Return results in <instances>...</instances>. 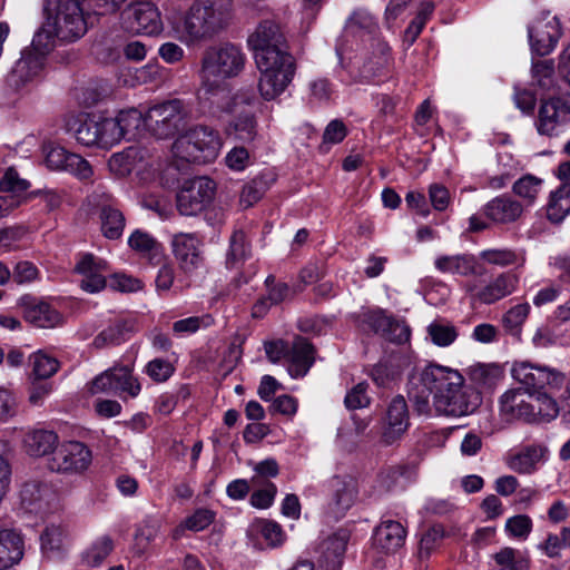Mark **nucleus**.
Here are the masks:
<instances>
[{
	"label": "nucleus",
	"mask_w": 570,
	"mask_h": 570,
	"mask_svg": "<svg viewBox=\"0 0 570 570\" xmlns=\"http://www.w3.org/2000/svg\"><path fill=\"white\" fill-rule=\"evenodd\" d=\"M32 374L36 379L45 380L52 376L59 368V362L53 356L38 351L30 356Z\"/></svg>",
	"instance_id": "6e6d98bb"
},
{
	"label": "nucleus",
	"mask_w": 570,
	"mask_h": 570,
	"mask_svg": "<svg viewBox=\"0 0 570 570\" xmlns=\"http://www.w3.org/2000/svg\"><path fill=\"white\" fill-rule=\"evenodd\" d=\"M392 65L391 48L382 40H377L372 57L364 65V72L373 77L382 76Z\"/></svg>",
	"instance_id": "de8ad7c7"
},
{
	"label": "nucleus",
	"mask_w": 570,
	"mask_h": 570,
	"mask_svg": "<svg viewBox=\"0 0 570 570\" xmlns=\"http://www.w3.org/2000/svg\"><path fill=\"white\" fill-rule=\"evenodd\" d=\"M480 257L488 264L505 267L517 265L521 267L525 264L527 256L523 249L513 250L510 248H491L480 253Z\"/></svg>",
	"instance_id": "37998d69"
},
{
	"label": "nucleus",
	"mask_w": 570,
	"mask_h": 570,
	"mask_svg": "<svg viewBox=\"0 0 570 570\" xmlns=\"http://www.w3.org/2000/svg\"><path fill=\"white\" fill-rule=\"evenodd\" d=\"M76 124H78V127L75 129L77 141L83 146H98V120L88 116H80L75 120Z\"/></svg>",
	"instance_id": "864d4df0"
},
{
	"label": "nucleus",
	"mask_w": 570,
	"mask_h": 570,
	"mask_svg": "<svg viewBox=\"0 0 570 570\" xmlns=\"http://www.w3.org/2000/svg\"><path fill=\"white\" fill-rule=\"evenodd\" d=\"M91 451L79 441L62 442L48 460L52 472L65 474L81 473L91 464Z\"/></svg>",
	"instance_id": "9d476101"
},
{
	"label": "nucleus",
	"mask_w": 570,
	"mask_h": 570,
	"mask_svg": "<svg viewBox=\"0 0 570 570\" xmlns=\"http://www.w3.org/2000/svg\"><path fill=\"white\" fill-rule=\"evenodd\" d=\"M556 67L553 60L533 61L531 66V86L546 92L556 86Z\"/></svg>",
	"instance_id": "a18cd8bd"
},
{
	"label": "nucleus",
	"mask_w": 570,
	"mask_h": 570,
	"mask_svg": "<svg viewBox=\"0 0 570 570\" xmlns=\"http://www.w3.org/2000/svg\"><path fill=\"white\" fill-rule=\"evenodd\" d=\"M112 382L114 393L120 397H137L141 391V385L132 375V370L129 366L112 367Z\"/></svg>",
	"instance_id": "4c0bfd02"
},
{
	"label": "nucleus",
	"mask_w": 570,
	"mask_h": 570,
	"mask_svg": "<svg viewBox=\"0 0 570 570\" xmlns=\"http://www.w3.org/2000/svg\"><path fill=\"white\" fill-rule=\"evenodd\" d=\"M255 61L292 56L287 51L286 39L279 24L274 20H263L247 39Z\"/></svg>",
	"instance_id": "6e6552de"
},
{
	"label": "nucleus",
	"mask_w": 570,
	"mask_h": 570,
	"mask_svg": "<svg viewBox=\"0 0 570 570\" xmlns=\"http://www.w3.org/2000/svg\"><path fill=\"white\" fill-rule=\"evenodd\" d=\"M254 528L272 548L279 547L285 541V533L282 527L273 520H257L254 523Z\"/></svg>",
	"instance_id": "13d9d810"
},
{
	"label": "nucleus",
	"mask_w": 570,
	"mask_h": 570,
	"mask_svg": "<svg viewBox=\"0 0 570 570\" xmlns=\"http://www.w3.org/2000/svg\"><path fill=\"white\" fill-rule=\"evenodd\" d=\"M410 426L409 409L405 399L396 395L390 402L382 426V441L391 445L399 441Z\"/></svg>",
	"instance_id": "aec40b11"
},
{
	"label": "nucleus",
	"mask_w": 570,
	"mask_h": 570,
	"mask_svg": "<svg viewBox=\"0 0 570 570\" xmlns=\"http://www.w3.org/2000/svg\"><path fill=\"white\" fill-rule=\"evenodd\" d=\"M409 366L410 361L407 357L401 354H392L386 360L376 364L371 375L377 386L387 387L394 383Z\"/></svg>",
	"instance_id": "cd10ccee"
},
{
	"label": "nucleus",
	"mask_w": 570,
	"mask_h": 570,
	"mask_svg": "<svg viewBox=\"0 0 570 570\" xmlns=\"http://www.w3.org/2000/svg\"><path fill=\"white\" fill-rule=\"evenodd\" d=\"M245 65L246 55L239 46L230 42L209 46L202 53L198 79L204 92L203 107L210 117L220 119L237 111L242 104L254 102L253 95L232 94L228 85V80L243 72Z\"/></svg>",
	"instance_id": "f257e3e1"
},
{
	"label": "nucleus",
	"mask_w": 570,
	"mask_h": 570,
	"mask_svg": "<svg viewBox=\"0 0 570 570\" xmlns=\"http://www.w3.org/2000/svg\"><path fill=\"white\" fill-rule=\"evenodd\" d=\"M128 246L151 263H159L164 257L163 245L151 234L141 229L130 234Z\"/></svg>",
	"instance_id": "f704fd0d"
},
{
	"label": "nucleus",
	"mask_w": 570,
	"mask_h": 570,
	"mask_svg": "<svg viewBox=\"0 0 570 570\" xmlns=\"http://www.w3.org/2000/svg\"><path fill=\"white\" fill-rule=\"evenodd\" d=\"M434 266L444 274L464 277L478 274V261L471 254L441 255L435 258Z\"/></svg>",
	"instance_id": "c756f323"
},
{
	"label": "nucleus",
	"mask_w": 570,
	"mask_h": 570,
	"mask_svg": "<svg viewBox=\"0 0 570 570\" xmlns=\"http://www.w3.org/2000/svg\"><path fill=\"white\" fill-rule=\"evenodd\" d=\"M45 150L48 168L68 171L82 180L91 178L94 170L90 164L81 156L69 153L60 146H48Z\"/></svg>",
	"instance_id": "f3484780"
},
{
	"label": "nucleus",
	"mask_w": 570,
	"mask_h": 570,
	"mask_svg": "<svg viewBox=\"0 0 570 570\" xmlns=\"http://www.w3.org/2000/svg\"><path fill=\"white\" fill-rule=\"evenodd\" d=\"M500 412L507 420L523 419L533 421L537 416H540L537 403L532 404L525 401L520 389L508 390L501 395Z\"/></svg>",
	"instance_id": "393cba45"
},
{
	"label": "nucleus",
	"mask_w": 570,
	"mask_h": 570,
	"mask_svg": "<svg viewBox=\"0 0 570 570\" xmlns=\"http://www.w3.org/2000/svg\"><path fill=\"white\" fill-rule=\"evenodd\" d=\"M493 559L498 564V570H529L530 559L520 550L511 547H504L498 551Z\"/></svg>",
	"instance_id": "09e8293b"
},
{
	"label": "nucleus",
	"mask_w": 570,
	"mask_h": 570,
	"mask_svg": "<svg viewBox=\"0 0 570 570\" xmlns=\"http://www.w3.org/2000/svg\"><path fill=\"white\" fill-rule=\"evenodd\" d=\"M426 332L431 342L439 347L452 345L459 336L455 325L444 318L431 322L426 327Z\"/></svg>",
	"instance_id": "c03bdc74"
},
{
	"label": "nucleus",
	"mask_w": 570,
	"mask_h": 570,
	"mask_svg": "<svg viewBox=\"0 0 570 570\" xmlns=\"http://www.w3.org/2000/svg\"><path fill=\"white\" fill-rule=\"evenodd\" d=\"M530 304L519 303L509 308L502 316V324L504 328L512 335H518L521 332V327L530 313Z\"/></svg>",
	"instance_id": "5fc2aeb1"
},
{
	"label": "nucleus",
	"mask_w": 570,
	"mask_h": 570,
	"mask_svg": "<svg viewBox=\"0 0 570 570\" xmlns=\"http://www.w3.org/2000/svg\"><path fill=\"white\" fill-rule=\"evenodd\" d=\"M23 556L21 535L9 529L0 530V570H7L17 564Z\"/></svg>",
	"instance_id": "2f4dec72"
},
{
	"label": "nucleus",
	"mask_w": 570,
	"mask_h": 570,
	"mask_svg": "<svg viewBox=\"0 0 570 570\" xmlns=\"http://www.w3.org/2000/svg\"><path fill=\"white\" fill-rule=\"evenodd\" d=\"M214 324V318L209 314L202 316H190L176 321L173 324V331L178 335H189L196 333L200 328H208Z\"/></svg>",
	"instance_id": "680f3d73"
},
{
	"label": "nucleus",
	"mask_w": 570,
	"mask_h": 570,
	"mask_svg": "<svg viewBox=\"0 0 570 570\" xmlns=\"http://www.w3.org/2000/svg\"><path fill=\"white\" fill-rule=\"evenodd\" d=\"M570 214V185L561 186L550 194L547 204V218L554 223H561Z\"/></svg>",
	"instance_id": "79ce46f5"
},
{
	"label": "nucleus",
	"mask_w": 570,
	"mask_h": 570,
	"mask_svg": "<svg viewBox=\"0 0 570 570\" xmlns=\"http://www.w3.org/2000/svg\"><path fill=\"white\" fill-rule=\"evenodd\" d=\"M127 20L130 30L139 35L157 36L164 30L158 8L148 1L132 4L128 10Z\"/></svg>",
	"instance_id": "412c9836"
},
{
	"label": "nucleus",
	"mask_w": 570,
	"mask_h": 570,
	"mask_svg": "<svg viewBox=\"0 0 570 570\" xmlns=\"http://www.w3.org/2000/svg\"><path fill=\"white\" fill-rule=\"evenodd\" d=\"M570 547V528H562L559 534L549 533L547 539L538 544V549L549 558H557L561 550Z\"/></svg>",
	"instance_id": "4d7b16f0"
},
{
	"label": "nucleus",
	"mask_w": 570,
	"mask_h": 570,
	"mask_svg": "<svg viewBox=\"0 0 570 570\" xmlns=\"http://www.w3.org/2000/svg\"><path fill=\"white\" fill-rule=\"evenodd\" d=\"M286 358L289 375L293 379L303 377L314 363L313 346L305 338L298 337L286 352Z\"/></svg>",
	"instance_id": "a878e982"
},
{
	"label": "nucleus",
	"mask_w": 570,
	"mask_h": 570,
	"mask_svg": "<svg viewBox=\"0 0 570 570\" xmlns=\"http://www.w3.org/2000/svg\"><path fill=\"white\" fill-rule=\"evenodd\" d=\"M503 377V371L497 364H478L470 370V379L479 389L491 390Z\"/></svg>",
	"instance_id": "49530a36"
},
{
	"label": "nucleus",
	"mask_w": 570,
	"mask_h": 570,
	"mask_svg": "<svg viewBox=\"0 0 570 570\" xmlns=\"http://www.w3.org/2000/svg\"><path fill=\"white\" fill-rule=\"evenodd\" d=\"M87 31V23L82 8L78 0H58L55 13L49 16L46 24L39 31L33 43L38 47L46 39L52 45L55 38L61 41H75L81 38Z\"/></svg>",
	"instance_id": "20e7f679"
},
{
	"label": "nucleus",
	"mask_w": 570,
	"mask_h": 570,
	"mask_svg": "<svg viewBox=\"0 0 570 570\" xmlns=\"http://www.w3.org/2000/svg\"><path fill=\"white\" fill-rule=\"evenodd\" d=\"M541 185L542 180L540 178L525 175L514 183L513 191L522 198L533 200L538 196Z\"/></svg>",
	"instance_id": "338daca9"
},
{
	"label": "nucleus",
	"mask_w": 570,
	"mask_h": 570,
	"mask_svg": "<svg viewBox=\"0 0 570 570\" xmlns=\"http://www.w3.org/2000/svg\"><path fill=\"white\" fill-rule=\"evenodd\" d=\"M233 0H193L178 17L169 20V36L187 47L210 40L232 21Z\"/></svg>",
	"instance_id": "7ed1b4c3"
},
{
	"label": "nucleus",
	"mask_w": 570,
	"mask_h": 570,
	"mask_svg": "<svg viewBox=\"0 0 570 570\" xmlns=\"http://www.w3.org/2000/svg\"><path fill=\"white\" fill-rule=\"evenodd\" d=\"M252 164L250 154L247 148L236 146L225 156V165L234 171H243Z\"/></svg>",
	"instance_id": "774afa93"
},
{
	"label": "nucleus",
	"mask_w": 570,
	"mask_h": 570,
	"mask_svg": "<svg viewBox=\"0 0 570 570\" xmlns=\"http://www.w3.org/2000/svg\"><path fill=\"white\" fill-rule=\"evenodd\" d=\"M419 384L412 383L409 396L421 413L429 411V395L433 396L435 411L451 417L470 415L481 404L480 392L466 385L458 370L448 366H425L420 373Z\"/></svg>",
	"instance_id": "f03ea898"
},
{
	"label": "nucleus",
	"mask_w": 570,
	"mask_h": 570,
	"mask_svg": "<svg viewBox=\"0 0 570 570\" xmlns=\"http://www.w3.org/2000/svg\"><path fill=\"white\" fill-rule=\"evenodd\" d=\"M67 531L61 523L50 522L41 533V550L47 557L60 553L67 546Z\"/></svg>",
	"instance_id": "58836bf2"
},
{
	"label": "nucleus",
	"mask_w": 570,
	"mask_h": 570,
	"mask_svg": "<svg viewBox=\"0 0 570 570\" xmlns=\"http://www.w3.org/2000/svg\"><path fill=\"white\" fill-rule=\"evenodd\" d=\"M484 216L495 224H509L515 222L522 214L519 202L509 196H498L483 207Z\"/></svg>",
	"instance_id": "bb28decb"
},
{
	"label": "nucleus",
	"mask_w": 570,
	"mask_h": 570,
	"mask_svg": "<svg viewBox=\"0 0 570 570\" xmlns=\"http://www.w3.org/2000/svg\"><path fill=\"white\" fill-rule=\"evenodd\" d=\"M108 168L116 177H126L135 173L142 181L151 179L155 175L153 161L145 150L137 147L112 154L108 160Z\"/></svg>",
	"instance_id": "f8f14e48"
},
{
	"label": "nucleus",
	"mask_w": 570,
	"mask_h": 570,
	"mask_svg": "<svg viewBox=\"0 0 570 570\" xmlns=\"http://www.w3.org/2000/svg\"><path fill=\"white\" fill-rule=\"evenodd\" d=\"M160 524V520L154 517H147L141 521L135 534L136 543L140 550H145L156 539Z\"/></svg>",
	"instance_id": "e2e57ef3"
},
{
	"label": "nucleus",
	"mask_w": 570,
	"mask_h": 570,
	"mask_svg": "<svg viewBox=\"0 0 570 570\" xmlns=\"http://www.w3.org/2000/svg\"><path fill=\"white\" fill-rule=\"evenodd\" d=\"M59 438L56 432L46 429H35L26 433L23 448L30 456L40 458L52 454L58 448Z\"/></svg>",
	"instance_id": "c85d7f7f"
},
{
	"label": "nucleus",
	"mask_w": 570,
	"mask_h": 570,
	"mask_svg": "<svg viewBox=\"0 0 570 570\" xmlns=\"http://www.w3.org/2000/svg\"><path fill=\"white\" fill-rule=\"evenodd\" d=\"M188 115L189 108L183 100L170 99L147 110L146 128L157 138H169L185 126Z\"/></svg>",
	"instance_id": "423d86ee"
},
{
	"label": "nucleus",
	"mask_w": 570,
	"mask_h": 570,
	"mask_svg": "<svg viewBox=\"0 0 570 570\" xmlns=\"http://www.w3.org/2000/svg\"><path fill=\"white\" fill-rule=\"evenodd\" d=\"M566 380L567 375L563 372L549 365L546 366L542 379L533 395L538 413L542 420L550 422L560 414L557 399L566 384Z\"/></svg>",
	"instance_id": "1a4fd4ad"
},
{
	"label": "nucleus",
	"mask_w": 570,
	"mask_h": 570,
	"mask_svg": "<svg viewBox=\"0 0 570 570\" xmlns=\"http://www.w3.org/2000/svg\"><path fill=\"white\" fill-rule=\"evenodd\" d=\"M22 308L23 318L41 328H52L62 323V316L58 311L45 302L24 296L19 302Z\"/></svg>",
	"instance_id": "b1692460"
},
{
	"label": "nucleus",
	"mask_w": 570,
	"mask_h": 570,
	"mask_svg": "<svg viewBox=\"0 0 570 570\" xmlns=\"http://www.w3.org/2000/svg\"><path fill=\"white\" fill-rule=\"evenodd\" d=\"M126 332L127 322L124 320H116L94 338L92 345L96 348L118 345L125 341Z\"/></svg>",
	"instance_id": "603ef678"
},
{
	"label": "nucleus",
	"mask_w": 570,
	"mask_h": 570,
	"mask_svg": "<svg viewBox=\"0 0 570 570\" xmlns=\"http://www.w3.org/2000/svg\"><path fill=\"white\" fill-rule=\"evenodd\" d=\"M546 366L547 365L544 364H537L528 361L515 362L512 365L511 375L513 380L524 389V392L533 397L544 373Z\"/></svg>",
	"instance_id": "473e14b6"
},
{
	"label": "nucleus",
	"mask_w": 570,
	"mask_h": 570,
	"mask_svg": "<svg viewBox=\"0 0 570 570\" xmlns=\"http://www.w3.org/2000/svg\"><path fill=\"white\" fill-rule=\"evenodd\" d=\"M519 277L512 273H501L485 286L478 288L475 284H465V292L472 301L493 304L509 295L518 287Z\"/></svg>",
	"instance_id": "dca6fc26"
},
{
	"label": "nucleus",
	"mask_w": 570,
	"mask_h": 570,
	"mask_svg": "<svg viewBox=\"0 0 570 570\" xmlns=\"http://www.w3.org/2000/svg\"><path fill=\"white\" fill-rule=\"evenodd\" d=\"M43 68L41 59L29 57L20 59L9 76V82L16 89H20L37 78Z\"/></svg>",
	"instance_id": "e433bc0d"
},
{
	"label": "nucleus",
	"mask_w": 570,
	"mask_h": 570,
	"mask_svg": "<svg viewBox=\"0 0 570 570\" xmlns=\"http://www.w3.org/2000/svg\"><path fill=\"white\" fill-rule=\"evenodd\" d=\"M332 491L330 508L341 518L355 504L358 498V484L351 475H335L330 481Z\"/></svg>",
	"instance_id": "4be33fe9"
},
{
	"label": "nucleus",
	"mask_w": 570,
	"mask_h": 570,
	"mask_svg": "<svg viewBox=\"0 0 570 570\" xmlns=\"http://www.w3.org/2000/svg\"><path fill=\"white\" fill-rule=\"evenodd\" d=\"M223 148V138L218 130L197 125L178 136L173 144L176 158L196 164L214 161Z\"/></svg>",
	"instance_id": "39448f33"
},
{
	"label": "nucleus",
	"mask_w": 570,
	"mask_h": 570,
	"mask_svg": "<svg viewBox=\"0 0 570 570\" xmlns=\"http://www.w3.org/2000/svg\"><path fill=\"white\" fill-rule=\"evenodd\" d=\"M345 28L352 32L357 30H366L367 32L372 33L376 30L377 26L368 11L364 9H357L353 11L348 17L345 23Z\"/></svg>",
	"instance_id": "69168bd1"
},
{
	"label": "nucleus",
	"mask_w": 570,
	"mask_h": 570,
	"mask_svg": "<svg viewBox=\"0 0 570 570\" xmlns=\"http://www.w3.org/2000/svg\"><path fill=\"white\" fill-rule=\"evenodd\" d=\"M254 474L250 479L253 487H261L271 482L269 479L275 478L279 473V466L274 459H265L253 465Z\"/></svg>",
	"instance_id": "0e129e2a"
},
{
	"label": "nucleus",
	"mask_w": 570,
	"mask_h": 570,
	"mask_svg": "<svg viewBox=\"0 0 570 570\" xmlns=\"http://www.w3.org/2000/svg\"><path fill=\"white\" fill-rule=\"evenodd\" d=\"M247 104H242L237 112V115L225 128V134L227 137L234 138L236 140L243 142H250L257 136V121L253 114L243 112L242 107ZM236 114V111L234 112Z\"/></svg>",
	"instance_id": "c9c22d12"
},
{
	"label": "nucleus",
	"mask_w": 570,
	"mask_h": 570,
	"mask_svg": "<svg viewBox=\"0 0 570 570\" xmlns=\"http://www.w3.org/2000/svg\"><path fill=\"white\" fill-rule=\"evenodd\" d=\"M546 449L541 445H528L510 454L507 459L509 469L519 474H531L544 459Z\"/></svg>",
	"instance_id": "7c9ffc66"
},
{
	"label": "nucleus",
	"mask_w": 570,
	"mask_h": 570,
	"mask_svg": "<svg viewBox=\"0 0 570 570\" xmlns=\"http://www.w3.org/2000/svg\"><path fill=\"white\" fill-rule=\"evenodd\" d=\"M562 35L559 19L546 14L528 27L530 47L533 53L547 56L553 51Z\"/></svg>",
	"instance_id": "2eb2a0df"
},
{
	"label": "nucleus",
	"mask_w": 570,
	"mask_h": 570,
	"mask_svg": "<svg viewBox=\"0 0 570 570\" xmlns=\"http://www.w3.org/2000/svg\"><path fill=\"white\" fill-rule=\"evenodd\" d=\"M259 70L258 91L264 100H273L282 95L292 82L295 62L292 56L255 61Z\"/></svg>",
	"instance_id": "0eeeda50"
},
{
	"label": "nucleus",
	"mask_w": 570,
	"mask_h": 570,
	"mask_svg": "<svg viewBox=\"0 0 570 570\" xmlns=\"http://www.w3.org/2000/svg\"><path fill=\"white\" fill-rule=\"evenodd\" d=\"M350 540V533L345 529H340L324 542V556L333 566L341 563V558L346 551Z\"/></svg>",
	"instance_id": "3c124183"
},
{
	"label": "nucleus",
	"mask_w": 570,
	"mask_h": 570,
	"mask_svg": "<svg viewBox=\"0 0 570 570\" xmlns=\"http://www.w3.org/2000/svg\"><path fill=\"white\" fill-rule=\"evenodd\" d=\"M533 528L532 519L527 514H517L505 521L507 534L515 540L524 541L529 538Z\"/></svg>",
	"instance_id": "bf43d9fd"
},
{
	"label": "nucleus",
	"mask_w": 570,
	"mask_h": 570,
	"mask_svg": "<svg viewBox=\"0 0 570 570\" xmlns=\"http://www.w3.org/2000/svg\"><path fill=\"white\" fill-rule=\"evenodd\" d=\"M570 117V98L556 97L543 100L535 120L537 131L542 136L557 137L563 132Z\"/></svg>",
	"instance_id": "ddd939ff"
},
{
	"label": "nucleus",
	"mask_w": 570,
	"mask_h": 570,
	"mask_svg": "<svg viewBox=\"0 0 570 570\" xmlns=\"http://www.w3.org/2000/svg\"><path fill=\"white\" fill-rule=\"evenodd\" d=\"M406 528L396 520H382L373 531V546L381 552L394 553L401 549L406 540Z\"/></svg>",
	"instance_id": "5701e85b"
},
{
	"label": "nucleus",
	"mask_w": 570,
	"mask_h": 570,
	"mask_svg": "<svg viewBox=\"0 0 570 570\" xmlns=\"http://www.w3.org/2000/svg\"><path fill=\"white\" fill-rule=\"evenodd\" d=\"M355 323L364 332L382 334L391 324V315L381 308H362L354 315Z\"/></svg>",
	"instance_id": "a19ab883"
},
{
	"label": "nucleus",
	"mask_w": 570,
	"mask_h": 570,
	"mask_svg": "<svg viewBox=\"0 0 570 570\" xmlns=\"http://www.w3.org/2000/svg\"><path fill=\"white\" fill-rule=\"evenodd\" d=\"M115 118L119 124L122 139L134 140L138 138L146 127L145 115L135 108L121 110Z\"/></svg>",
	"instance_id": "ea45409f"
},
{
	"label": "nucleus",
	"mask_w": 570,
	"mask_h": 570,
	"mask_svg": "<svg viewBox=\"0 0 570 570\" xmlns=\"http://www.w3.org/2000/svg\"><path fill=\"white\" fill-rule=\"evenodd\" d=\"M107 261L94 254L82 255L75 266L76 273L80 276V287L87 293H98L106 285V273L108 272Z\"/></svg>",
	"instance_id": "a211bd4d"
},
{
	"label": "nucleus",
	"mask_w": 570,
	"mask_h": 570,
	"mask_svg": "<svg viewBox=\"0 0 570 570\" xmlns=\"http://www.w3.org/2000/svg\"><path fill=\"white\" fill-rule=\"evenodd\" d=\"M171 249L179 267L185 273L197 269L203 262L202 240L195 233H177L171 237Z\"/></svg>",
	"instance_id": "6ab92c4d"
},
{
	"label": "nucleus",
	"mask_w": 570,
	"mask_h": 570,
	"mask_svg": "<svg viewBox=\"0 0 570 570\" xmlns=\"http://www.w3.org/2000/svg\"><path fill=\"white\" fill-rule=\"evenodd\" d=\"M20 507L26 513L43 517L58 509V497L46 483L26 482L20 490Z\"/></svg>",
	"instance_id": "4468645a"
},
{
	"label": "nucleus",
	"mask_w": 570,
	"mask_h": 570,
	"mask_svg": "<svg viewBox=\"0 0 570 570\" xmlns=\"http://www.w3.org/2000/svg\"><path fill=\"white\" fill-rule=\"evenodd\" d=\"M114 549L112 540L102 535L95 540L83 552L82 562L91 568L99 567Z\"/></svg>",
	"instance_id": "8fccbe9b"
},
{
	"label": "nucleus",
	"mask_w": 570,
	"mask_h": 570,
	"mask_svg": "<svg viewBox=\"0 0 570 570\" xmlns=\"http://www.w3.org/2000/svg\"><path fill=\"white\" fill-rule=\"evenodd\" d=\"M98 134V146L102 148H110L122 140L116 118L99 119Z\"/></svg>",
	"instance_id": "052dcab7"
},
{
	"label": "nucleus",
	"mask_w": 570,
	"mask_h": 570,
	"mask_svg": "<svg viewBox=\"0 0 570 570\" xmlns=\"http://www.w3.org/2000/svg\"><path fill=\"white\" fill-rule=\"evenodd\" d=\"M99 222L100 230L106 238L115 240L122 236L126 218L112 202L100 206Z\"/></svg>",
	"instance_id": "72a5a7b5"
},
{
	"label": "nucleus",
	"mask_w": 570,
	"mask_h": 570,
	"mask_svg": "<svg viewBox=\"0 0 570 570\" xmlns=\"http://www.w3.org/2000/svg\"><path fill=\"white\" fill-rule=\"evenodd\" d=\"M216 184L209 177H196L186 181L177 194V209L181 215L191 216L212 204Z\"/></svg>",
	"instance_id": "9b49d317"
}]
</instances>
